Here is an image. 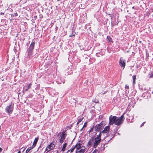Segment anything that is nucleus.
Wrapping results in <instances>:
<instances>
[{"instance_id":"nucleus-1","label":"nucleus","mask_w":153,"mask_h":153,"mask_svg":"<svg viewBox=\"0 0 153 153\" xmlns=\"http://www.w3.org/2000/svg\"><path fill=\"white\" fill-rule=\"evenodd\" d=\"M101 133L100 132L99 134L97 135V137L94 138V143L93 145V147L96 148L98 146L101 141Z\"/></svg>"},{"instance_id":"nucleus-2","label":"nucleus","mask_w":153,"mask_h":153,"mask_svg":"<svg viewBox=\"0 0 153 153\" xmlns=\"http://www.w3.org/2000/svg\"><path fill=\"white\" fill-rule=\"evenodd\" d=\"M35 44L34 42H32L30 45L27 50L28 56H30L33 55V50L34 49Z\"/></svg>"},{"instance_id":"nucleus-3","label":"nucleus","mask_w":153,"mask_h":153,"mask_svg":"<svg viewBox=\"0 0 153 153\" xmlns=\"http://www.w3.org/2000/svg\"><path fill=\"white\" fill-rule=\"evenodd\" d=\"M124 119L125 117L123 115L119 117H117V118L116 119L115 124L117 126L120 125L123 123Z\"/></svg>"},{"instance_id":"nucleus-4","label":"nucleus","mask_w":153,"mask_h":153,"mask_svg":"<svg viewBox=\"0 0 153 153\" xmlns=\"http://www.w3.org/2000/svg\"><path fill=\"white\" fill-rule=\"evenodd\" d=\"M56 144V142L52 141L49 145H48L45 149V151L48 152L53 150L55 147V145Z\"/></svg>"},{"instance_id":"nucleus-5","label":"nucleus","mask_w":153,"mask_h":153,"mask_svg":"<svg viewBox=\"0 0 153 153\" xmlns=\"http://www.w3.org/2000/svg\"><path fill=\"white\" fill-rule=\"evenodd\" d=\"M13 105H13L11 104L6 107L5 110L7 113L9 114H11L12 113L14 109Z\"/></svg>"},{"instance_id":"nucleus-6","label":"nucleus","mask_w":153,"mask_h":153,"mask_svg":"<svg viewBox=\"0 0 153 153\" xmlns=\"http://www.w3.org/2000/svg\"><path fill=\"white\" fill-rule=\"evenodd\" d=\"M117 117L116 116H113L111 115L109 117V124L110 125H112L113 124L115 123Z\"/></svg>"},{"instance_id":"nucleus-7","label":"nucleus","mask_w":153,"mask_h":153,"mask_svg":"<svg viewBox=\"0 0 153 153\" xmlns=\"http://www.w3.org/2000/svg\"><path fill=\"white\" fill-rule=\"evenodd\" d=\"M103 121H102L100 123L96 125L95 128L96 131H100L103 128Z\"/></svg>"},{"instance_id":"nucleus-8","label":"nucleus","mask_w":153,"mask_h":153,"mask_svg":"<svg viewBox=\"0 0 153 153\" xmlns=\"http://www.w3.org/2000/svg\"><path fill=\"white\" fill-rule=\"evenodd\" d=\"M119 63L121 67H123V69H124L126 66V60L123 59V58L121 57L119 60Z\"/></svg>"},{"instance_id":"nucleus-9","label":"nucleus","mask_w":153,"mask_h":153,"mask_svg":"<svg viewBox=\"0 0 153 153\" xmlns=\"http://www.w3.org/2000/svg\"><path fill=\"white\" fill-rule=\"evenodd\" d=\"M81 143L80 141H79L74 146L75 149L76 148V150H79L82 147V144Z\"/></svg>"},{"instance_id":"nucleus-10","label":"nucleus","mask_w":153,"mask_h":153,"mask_svg":"<svg viewBox=\"0 0 153 153\" xmlns=\"http://www.w3.org/2000/svg\"><path fill=\"white\" fill-rule=\"evenodd\" d=\"M94 143V140L93 138H91L90 139L88 142L87 145L88 147H91Z\"/></svg>"},{"instance_id":"nucleus-11","label":"nucleus","mask_w":153,"mask_h":153,"mask_svg":"<svg viewBox=\"0 0 153 153\" xmlns=\"http://www.w3.org/2000/svg\"><path fill=\"white\" fill-rule=\"evenodd\" d=\"M110 129V126H107L104 128L102 132L103 133H106L109 131Z\"/></svg>"},{"instance_id":"nucleus-12","label":"nucleus","mask_w":153,"mask_h":153,"mask_svg":"<svg viewBox=\"0 0 153 153\" xmlns=\"http://www.w3.org/2000/svg\"><path fill=\"white\" fill-rule=\"evenodd\" d=\"M66 131V130H65L62 132L61 136L60 138L65 139L67 135Z\"/></svg>"},{"instance_id":"nucleus-13","label":"nucleus","mask_w":153,"mask_h":153,"mask_svg":"<svg viewBox=\"0 0 153 153\" xmlns=\"http://www.w3.org/2000/svg\"><path fill=\"white\" fill-rule=\"evenodd\" d=\"M39 140V137H36L34 139V141L33 142V144L32 145V146L34 148L36 146L37 142Z\"/></svg>"},{"instance_id":"nucleus-14","label":"nucleus","mask_w":153,"mask_h":153,"mask_svg":"<svg viewBox=\"0 0 153 153\" xmlns=\"http://www.w3.org/2000/svg\"><path fill=\"white\" fill-rule=\"evenodd\" d=\"M68 143H65L63 144L61 149L62 151V152H64L65 151L66 148V147Z\"/></svg>"},{"instance_id":"nucleus-15","label":"nucleus","mask_w":153,"mask_h":153,"mask_svg":"<svg viewBox=\"0 0 153 153\" xmlns=\"http://www.w3.org/2000/svg\"><path fill=\"white\" fill-rule=\"evenodd\" d=\"M75 149L74 146H73L71 147V149L69 150H68L66 152V153H71L73 152L74 150Z\"/></svg>"},{"instance_id":"nucleus-16","label":"nucleus","mask_w":153,"mask_h":153,"mask_svg":"<svg viewBox=\"0 0 153 153\" xmlns=\"http://www.w3.org/2000/svg\"><path fill=\"white\" fill-rule=\"evenodd\" d=\"M33 148H34V147H33L32 146H31V147L28 148L26 150V151H25L26 153H28L30 150H31Z\"/></svg>"},{"instance_id":"nucleus-17","label":"nucleus","mask_w":153,"mask_h":153,"mask_svg":"<svg viewBox=\"0 0 153 153\" xmlns=\"http://www.w3.org/2000/svg\"><path fill=\"white\" fill-rule=\"evenodd\" d=\"M107 39H108V41L109 42H112V40L111 38L109 36H107Z\"/></svg>"},{"instance_id":"nucleus-18","label":"nucleus","mask_w":153,"mask_h":153,"mask_svg":"<svg viewBox=\"0 0 153 153\" xmlns=\"http://www.w3.org/2000/svg\"><path fill=\"white\" fill-rule=\"evenodd\" d=\"M65 140V139H64L60 138L59 140V143L61 144H62L63 142Z\"/></svg>"},{"instance_id":"nucleus-19","label":"nucleus","mask_w":153,"mask_h":153,"mask_svg":"<svg viewBox=\"0 0 153 153\" xmlns=\"http://www.w3.org/2000/svg\"><path fill=\"white\" fill-rule=\"evenodd\" d=\"M149 75H150L149 78H151L152 77L153 78V72H152L150 73L149 74Z\"/></svg>"},{"instance_id":"nucleus-20","label":"nucleus","mask_w":153,"mask_h":153,"mask_svg":"<svg viewBox=\"0 0 153 153\" xmlns=\"http://www.w3.org/2000/svg\"><path fill=\"white\" fill-rule=\"evenodd\" d=\"M136 76L135 75H133L132 76V78L133 79V80H136Z\"/></svg>"},{"instance_id":"nucleus-21","label":"nucleus","mask_w":153,"mask_h":153,"mask_svg":"<svg viewBox=\"0 0 153 153\" xmlns=\"http://www.w3.org/2000/svg\"><path fill=\"white\" fill-rule=\"evenodd\" d=\"M32 85V84L31 83H30L28 86H27V88H28V89H30V88H31V85Z\"/></svg>"},{"instance_id":"nucleus-22","label":"nucleus","mask_w":153,"mask_h":153,"mask_svg":"<svg viewBox=\"0 0 153 153\" xmlns=\"http://www.w3.org/2000/svg\"><path fill=\"white\" fill-rule=\"evenodd\" d=\"M98 150L97 149H95L92 153H98Z\"/></svg>"},{"instance_id":"nucleus-23","label":"nucleus","mask_w":153,"mask_h":153,"mask_svg":"<svg viewBox=\"0 0 153 153\" xmlns=\"http://www.w3.org/2000/svg\"><path fill=\"white\" fill-rule=\"evenodd\" d=\"M12 15L13 17L16 16H18V14L17 12L14 13V14H13Z\"/></svg>"},{"instance_id":"nucleus-24","label":"nucleus","mask_w":153,"mask_h":153,"mask_svg":"<svg viewBox=\"0 0 153 153\" xmlns=\"http://www.w3.org/2000/svg\"><path fill=\"white\" fill-rule=\"evenodd\" d=\"M87 122H85V123L84 124V125L83 126V127H82V128H83L85 127L86 126H87Z\"/></svg>"},{"instance_id":"nucleus-25","label":"nucleus","mask_w":153,"mask_h":153,"mask_svg":"<svg viewBox=\"0 0 153 153\" xmlns=\"http://www.w3.org/2000/svg\"><path fill=\"white\" fill-rule=\"evenodd\" d=\"M125 88L127 89H128L129 88V87L127 85H126L125 86Z\"/></svg>"},{"instance_id":"nucleus-26","label":"nucleus","mask_w":153,"mask_h":153,"mask_svg":"<svg viewBox=\"0 0 153 153\" xmlns=\"http://www.w3.org/2000/svg\"><path fill=\"white\" fill-rule=\"evenodd\" d=\"M82 118L79 119L78 121L80 123V122H81L82 121Z\"/></svg>"},{"instance_id":"nucleus-27","label":"nucleus","mask_w":153,"mask_h":153,"mask_svg":"<svg viewBox=\"0 0 153 153\" xmlns=\"http://www.w3.org/2000/svg\"><path fill=\"white\" fill-rule=\"evenodd\" d=\"M135 80H133V85H134L135 84Z\"/></svg>"},{"instance_id":"nucleus-28","label":"nucleus","mask_w":153,"mask_h":153,"mask_svg":"<svg viewBox=\"0 0 153 153\" xmlns=\"http://www.w3.org/2000/svg\"><path fill=\"white\" fill-rule=\"evenodd\" d=\"M75 36V35L74 34L71 35L69 36V37H72L73 36Z\"/></svg>"},{"instance_id":"nucleus-29","label":"nucleus","mask_w":153,"mask_h":153,"mask_svg":"<svg viewBox=\"0 0 153 153\" xmlns=\"http://www.w3.org/2000/svg\"><path fill=\"white\" fill-rule=\"evenodd\" d=\"M145 123V122H144L143 123L141 124V125L140 126H141V127H142V126H143L144 125V123Z\"/></svg>"},{"instance_id":"nucleus-30","label":"nucleus","mask_w":153,"mask_h":153,"mask_svg":"<svg viewBox=\"0 0 153 153\" xmlns=\"http://www.w3.org/2000/svg\"><path fill=\"white\" fill-rule=\"evenodd\" d=\"M93 128L94 127H93V128H92L90 130V132H91V131H93Z\"/></svg>"},{"instance_id":"nucleus-31","label":"nucleus","mask_w":153,"mask_h":153,"mask_svg":"<svg viewBox=\"0 0 153 153\" xmlns=\"http://www.w3.org/2000/svg\"><path fill=\"white\" fill-rule=\"evenodd\" d=\"M2 150V149L1 147H0V152H1Z\"/></svg>"},{"instance_id":"nucleus-32","label":"nucleus","mask_w":153,"mask_h":153,"mask_svg":"<svg viewBox=\"0 0 153 153\" xmlns=\"http://www.w3.org/2000/svg\"><path fill=\"white\" fill-rule=\"evenodd\" d=\"M28 89H28V88H27V89H26L25 90V91H27Z\"/></svg>"},{"instance_id":"nucleus-33","label":"nucleus","mask_w":153,"mask_h":153,"mask_svg":"<svg viewBox=\"0 0 153 153\" xmlns=\"http://www.w3.org/2000/svg\"><path fill=\"white\" fill-rule=\"evenodd\" d=\"M0 14L1 15L4 14V13H1Z\"/></svg>"},{"instance_id":"nucleus-34","label":"nucleus","mask_w":153,"mask_h":153,"mask_svg":"<svg viewBox=\"0 0 153 153\" xmlns=\"http://www.w3.org/2000/svg\"><path fill=\"white\" fill-rule=\"evenodd\" d=\"M79 123L78 121L77 123L76 124H77V125Z\"/></svg>"},{"instance_id":"nucleus-35","label":"nucleus","mask_w":153,"mask_h":153,"mask_svg":"<svg viewBox=\"0 0 153 153\" xmlns=\"http://www.w3.org/2000/svg\"><path fill=\"white\" fill-rule=\"evenodd\" d=\"M141 42H142L141 41H139V43H141Z\"/></svg>"},{"instance_id":"nucleus-36","label":"nucleus","mask_w":153,"mask_h":153,"mask_svg":"<svg viewBox=\"0 0 153 153\" xmlns=\"http://www.w3.org/2000/svg\"><path fill=\"white\" fill-rule=\"evenodd\" d=\"M21 153V152H20V151H19L18 152V153Z\"/></svg>"},{"instance_id":"nucleus-37","label":"nucleus","mask_w":153,"mask_h":153,"mask_svg":"<svg viewBox=\"0 0 153 153\" xmlns=\"http://www.w3.org/2000/svg\"><path fill=\"white\" fill-rule=\"evenodd\" d=\"M134 7L133 6L132 7V9H134Z\"/></svg>"},{"instance_id":"nucleus-38","label":"nucleus","mask_w":153,"mask_h":153,"mask_svg":"<svg viewBox=\"0 0 153 153\" xmlns=\"http://www.w3.org/2000/svg\"><path fill=\"white\" fill-rule=\"evenodd\" d=\"M83 128H82L80 129V131H82V130Z\"/></svg>"},{"instance_id":"nucleus-39","label":"nucleus","mask_w":153,"mask_h":153,"mask_svg":"<svg viewBox=\"0 0 153 153\" xmlns=\"http://www.w3.org/2000/svg\"><path fill=\"white\" fill-rule=\"evenodd\" d=\"M7 100H4V101H6Z\"/></svg>"},{"instance_id":"nucleus-40","label":"nucleus","mask_w":153,"mask_h":153,"mask_svg":"<svg viewBox=\"0 0 153 153\" xmlns=\"http://www.w3.org/2000/svg\"><path fill=\"white\" fill-rule=\"evenodd\" d=\"M60 132H59V133L58 134H60Z\"/></svg>"}]
</instances>
